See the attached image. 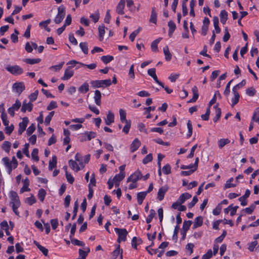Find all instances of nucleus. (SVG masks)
<instances>
[{
    "label": "nucleus",
    "instance_id": "f257e3e1",
    "mask_svg": "<svg viewBox=\"0 0 259 259\" xmlns=\"http://www.w3.org/2000/svg\"><path fill=\"white\" fill-rule=\"evenodd\" d=\"M3 161L6 166L8 168V172L9 174H11L12 168H16L18 165V162L14 156L13 157L11 161H10V159L7 157L3 158Z\"/></svg>",
    "mask_w": 259,
    "mask_h": 259
},
{
    "label": "nucleus",
    "instance_id": "f03ea898",
    "mask_svg": "<svg viewBox=\"0 0 259 259\" xmlns=\"http://www.w3.org/2000/svg\"><path fill=\"white\" fill-rule=\"evenodd\" d=\"M91 83L94 88H104L110 86L111 84V80L110 79L94 80L92 81Z\"/></svg>",
    "mask_w": 259,
    "mask_h": 259
},
{
    "label": "nucleus",
    "instance_id": "7ed1b4c3",
    "mask_svg": "<svg viewBox=\"0 0 259 259\" xmlns=\"http://www.w3.org/2000/svg\"><path fill=\"white\" fill-rule=\"evenodd\" d=\"M66 14L65 8L63 6H60L58 8V13L54 19L56 24H60L65 17Z\"/></svg>",
    "mask_w": 259,
    "mask_h": 259
},
{
    "label": "nucleus",
    "instance_id": "20e7f679",
    "mask_svg": "<svg viewBox=\"0 0 259 259\" xmlns=\"http://www.w3.org/2000/svg\"><path fill=\"white\" fill-rule=\"evenodd\" d=\"M114 231L118 234L117 242L120 243L121 241H125L126 240V236L128 234L127 231L125 229H119L115 228Z\"/></svg>",
    "mask_w": 259,
    "mask_h": 259
},
{
    "label": "nucleus",
    "instance_id": "39448f33",
    "mask_svg": "<svg viewBox=\"0 0 259 259\" xmlns=\"http://www.w3.org/2000/svg\"><path fill=\"white\" fill-rule=\"evenodd\" d=\"M6 70L11 74L15 75H20L23 73V69L18 65L8 66Z\"/></svg>",
    "mask_w": 259,
    "mask_h": 259
},
{
    "label": "nucleus",
    "instance_id": "423d86ee",
    "mask_svg": "<svg viewBox=\"0 0 259 259\" xmlns=\"http://www.w3.org/2000/svg\"><path fill=\"white\" fill-rule=\"evenodd\" d=\"M97 134L94 132H85L81 135L80 141L82 142L87 140L90 141L95 138Z\"/></svg>",
    "mask_w": 259,
    "mask_h": 259
},
{
    "label": "nucleus",
    "instance_id": "0eeeda50",
    "mask_svg": "<svg viewBox=\"0 0 259 259\" xmlns=\"http://www.w3.org/2000/svg\"><path fill=\"white\" fill-rule=\"evenodd\" d=\"M142 178V173L140 170L136 171L134 174L131 175L127 179V182H132L133 183L137 182L139 180Z\"/></svg>",
    "mask_w": 259,
    "mask_h": 259
},
{
    "label": "nucleus",
    "instance_id": "6e6552de",
    "mask_svg": "<svg viewBox=\"0 0 259 259\" xmlns=\"http://www.w3.org/2000/svg\"><path fill=\"white\" fill-rule=\"evenodd\" d=\"M10 198L12 200L11 202V204L12 205H15V206L20 205L19 198L16 192L13 191L10 192Z\"/></svg>",
    "mask_w": 259,
    "mask_h": 259
},
{
    "label": "nucleus",
    "instance_id": "1a4fd4ad",
    "mask_svg": "<svg viewBox=\"0 0 259 259\" xmlns=\"http://www.w3.org/2000/svg\"><path fill=\"white\" fill-rule=\"evenodd\" d=\"M13 90L20 95L25 89V85L23 82L14 83L12 87Z\"/></svg>",
    "mask_w": 259,
    "mask_h": 259
},
{
    "label": "nucleus",
    "instance_id": "9d476101",
    "mask_svg": "<svg viewBox=\"0 0 259 259\" xmlns=\"http://www.w3.org/2000/svg\"><path fill=\"white\" fill-rule=\"evenodd\" d=\"M29 122L28 118L27 117H25L23 118V121L19 124V130L18 134L21 135L22 133L26 130L27 124Z\"/></svg>",
    "mask_w": 259,
    "mask_h": 259
},
{
    "label": "nucleus",
    "instance_id": "9b49d317",
    "mask_svg": "<svg viewBox=\"0 0 259 259\" xmlns=\"http://www.w3.org/2000/svg\"><path fill=\"white\" fill-rule=\"evenodd\" d=\"M33 108V104L30 102L29 103H27V101L25 100L23 101L22 107L21 108V111L25 113L27 110L29 112L32 111Z\"/></svg>",
    "mask_w": 259,
    "mask_h": 259
},
{
    "label": "nucleus",
    "instance_id": "f8f14e48",
    "mask_svg": "<svg viewBox=\"0 0 259 259\" xmlns=\"http://www.w3.org/2000/svg\"><path fill=\"white\" fill-rule=\"evenodd\" d=\"M250 194V191L247 189L244 195L240 197L238 200L241 202V205L243 206H246L247 204L246 199L249 196Z\"/></svg>",
    "mask_w": 259,
    "mask_h": 259
},
{
    "label": "nucleus",
    "instance_id": "ddd939ff",
    "mask_svg": "<svg viewBox=\"0 0 259 259\" xmlns=\"http://www.w3.org/2000/svg\"><path fill=\"white\" fill-rule=\"evenodd\" d=\"M84 250L82 249H79V257L78 259H85L88 253L90 252V249L88 247H84Z\"/></svg>",
    "mask_w": 259,
    "mask_h": 259
},
{
    "label": "nucleus",
    "instance_id": "4468645a",
    "mask_svg": "<svg viewBox=\"0 0 259 259\" xmlns=\"http://www.w3.org/2000/svg\"><path fill=\"white\" fill-rule=\"evenodd\" d=\"M168 188L166 187H161L157 193V199L159 201H162L164 197L165 193L167 192Z\"/></svg>",
    "mask_w": 259,
    "mask_h": 259
},
{
    "label": "nucleus",
    "instance_id": "2eb2a0df",
    "mask_svg": "<svg viewBox=\"0 0 259 259\" xmlns=\"http://www.w3.org/2000/svg\"><path fill=\"white\" fill-rule=\"evenodd\" d=\"M70 68L71 67L69 66L65 70L64 75L61 78L62 80H68L73 75L74 72Z\"/></svg>",
    "mask_w": 259,
    "mask_h": 259
},
{
    "label": "nucleus",
    "instance_id": "dca6fc26",
    "mask_svg": "<svg viewBox=\"0 0 259 259\" xmlns=\"http://www.w3.org/2000/svg\"><path fill=\"white\" fill-rule=\"evenodd\" d=\"M101 97H102V94L101 93L99 90H96L95 91V95L94 97V99L95 100V103L98 106H100L101 104Z\"/></svg>",
    "mask_w": 259,
    "mask_h": 259
},
{
    "label": "nucleus",
    "instance_id": "f3484780",
    "mask_svg": "<svg viewBox=\"0 0 259 259\" xmlns=\"http://www.w3.org/2000/svg\"><path fill=\"white\" fill-rule=\"evenodd\" d=\"M141 145V142L138 139H135L131 145V151L134 152L136 151Z\"/></svg>",
    "mask_w": 259,
    "mask_h": 259
},
{
    "label": "nucleus",
    "instance_id": "a211bd4d",
    "mask_svg": "<svg viewBox=\"0 0 259 259\" xmlns=\"http://www.w3.org/2000/svg\"><path fill=\"white\" fill-rule=\"evenodd\" d=\"M114 114L110 111H108L107 115L106 118L105 119V123L107 125H110L111 123L114 122Z\"/></svg>",
    "mask_w": 259,
    "mask_h": 259
},
{
    "label": "nucleus",
    "instance_id": "6ab92c4d",
    "mask_svg": "<svg viewBox=\"0 0 259 259\" xmlns=\"http://www.w3.org/2000/svg\"><path fill=\"white\" fill-rule=\"evenodd\" d=\"M2 115L1 118L3 121L4 124L5 126L9 125V120L7 119V115L6 113L5 112V108H4V104H2Z\"/></svg>",
    "mask_w": 259,
    "mask_h": 259
},
{
    "label": "nucleus",
    "instance_id": "aec40b11",
    "mask_svg": "<svg viewBox=\"0 0 259 259\" xmlns=\"http://www.w3.org/2000/svg\"><path fill=\"white\" fill-rule=\"evenodd\" d=\"M203 224V218L201 216H199L195 219L194 223L193 226V229H196L198 227H201Z\"/></svg>",
    "mask_w": 259,
    "mask_h": 259
},
{
    "label": "nucleus",
    "instance_id": "412c9836",
    "mask_svg": "<svg viewBox=\"0 0 259 259\" xmlns=\"http://www.w3.org/2000/svg\"><path fill=\"white\" fill-rule=\"evenodd\" d=\"M192 92L193 94V96L191 99L190 100L189 102H195L198 98L199 95L198 93V89L196 86H194L192 89Z\"/></svg>",
    "mask_w": 259,
    "mask_h": 259
},
{
    "label": "nucleus",
    "instance_id": "4be33fe9",
    "mask_svg": "<svg viewBox=\"0 0 259 259\" xmlns=\"http://www.w3.org/2000/svg\"><path fill=\"white\" fill-rule=\"evenodd\" d=\"M191 197H192V195L190 194H189L188 193H185L182 194L180 196L179 198H178V200H179V201H180V203L183 204L185 202V201L186 200L191 198Z\"/></svg>",
    "mask_w": 259,
    "mask_h": 259
},
{
    "label": "nucleus",
    "instance_id": "5701e85b",
    "mask_svg": "<svg viewBox=\"0 0 259 259\" xmlns=\"http://www.w3.org/2000/svg\"><path fill=\"white\" fill-rule=\"evenodd\" d=\"M120 252H121L120 257H121V259H122V250H120V245H117L116 249L112 252V259H115V258H116L117 257L120 253Z\"/></svg>",
    "mask_w": 259,
    "mask_h": 259
},
{
    "label": "nucleus",
    "instance_id": "b1692460",
    "mask_svg": "<svg viewBox=\"0 0 259 259\" xmlns=\"http://www.w3.org/2000/svg\"><path fill=\"white\" fill-rule=\"evenodd\" d=\"M23 183H24L23 186L20 189V191L21 193H23V192H24L25 191H29L30 190V189L28 188V186H29V179L27 178H26L24 180Z\"/></svg>",
    "mask_w": 259,
    "mask_h": 259
},
{
    "label": "nucleus",
    "instance_id": "393cba45",
    "mask_svg": "<svg viewBox=\"0 0 259 259\" xmlns=\"http://www.w3.org/2000/svg\"><path fill=\"white\" fill-rule=\"evenodd\" d=\"M162 39V38L159 37L155 40H154L151 45V48L152 50L154 52H157L158 51V44L160 41V40Z\"/></svg>",
    "mask_w": 259,
    "mask_h": 259
},
{
    "label": "nucleus",
    "instance_id": "a878e982",
    "mask_svg": "<svg viewBox=\"0 0 259 259\" xmlns=\"http://www.w3.org/2000/svg\"><path fill=\"white\" fill-rule=\"evenodd\" d=\"M78 92L81 94H85L89 91V85L87 82L83 83L79 88Z\"/></svg>",
    "mask_w": 259,
    "mask_h": 259
},
{
    "label": "nucleus",
    "instance_id": "bb28decb",
    "mask_svg": "<svg viewBox=\"0 0 259 259\" xmlns=\"http://www.w3.org/2000/svg\"><path fill=\"white\" fill-rule=\"evenodd\" d=\"M221 22L224 24L228 19V13L225 10L221 11L220 14Z\"/></svg>",
    "mask_w": 259,
    "mask_h": 259
},
{
    "label": "nucleus",
    "instance_id": "cd10ccee",
    "mask_svg": "<svg viewBox=\"0 0 259 259\" xmlns=\"http://www.w3.org/2000/svg\"><path fill=\"white\" fill-rule=\"evenodd\" d=\"M147 194L146 192H141L137 194V200L139 204L141 205L142 204Z\"/></svg>",
    "mask_w": 259,
    "mask_h": 259
},
{
    "label": "nucleus",
    "instance_id": "c85d7f7f",
    "mask_svg": "<svg viewBox=\"0 0 259 259\" xmlns=\"http://www.w3.org/2000/svg\"><path fill=\"white\" fill-rule=\"evenodd\" d=\"M34 244L37 247V248L39 249L40 251L43 253V254L45 256H47L48 254V250L45 247L41 246L39 244V243L36 241H34Z\"/></svg>",
    "mask_w": 259,
    "mask_h": 259
},
{
    "label": "nucleus",
    "instance_id": "c756f323",
    "mask_svg": "<svg viewBox=\"0 0 259 259\" xmlns=\"http://www.w3.org/2000/svg\"><path fill=\"white\" fill-rule=\"evenodd\" d=\"M125 7V4L119 2L118 4L117 5L116 9V12L117 13L120 15H123L124 14V8Z\"/></svg>",
    "mask_w": 259,
    "mask_h": 259
},
{
    "label": "nucleus",
    "instance_id": "7c9ffc66",
    "mask_svg": "<svg viewBox=\"0 0 259 259\" xmlns=\"http://www.w3.org/2000/svg\"><path fill=\"white\" fill-rule=\"evenodd\" d=\"M163 50L165 60L167 61H170L171 59L172 56L169 52L168 46H166L165 47H164Z\"/></svg>",
    "mask_w": 259,
    "mask_h": 259
},
{
    "label": "nucleus",
    "instance_id": "2f4dec72",
    "mask_svg": "<svg viewBox=\"0 0 259 259\" xmlns=\"http://www.w3.org/2000/svg\"><path fill=\"white\" fill-rule=\"evenodd\" d=\"M57 166V157L53 156L52 157V160L49 162V168L50 170H52L53 168Z\"/></svg>",
    "mask_w": 259,
    "mask_h": 259
},
{
    "label": "nucleus",
    "instance_id": "473e14b6",
    "mask_svg": "<svg viewBox=\"0 0 259 259\" xmlns=\"http://www.w3.org/2000/svg\"><path fill=\"white\" fill-rule=\"evenodd\" d=\"M234 95V97L232 99V106L233 107L235 105L237 104L239 100L240 96L239 93L235 91H233Z\"/></svg>",
    "mask_w": 259,
    "mask_h": 259
},
{
    "label": "nucleus",
    "instance_id": "72a5a7b5",
    "mask_svg": "<svg viewBox=\"0 0 259 259\" xmlns=\"http://www.w3.org/2000/svg\"><path fill=\"white\" fill-rule=\"evenodd\" d=\"M150 21L154 24L156 23L157 21V13L155 11V8H152L151 14L150 16Z\"/></svg>",
    "mask_w": 259,
    "mask_h": 259
},
{
    "label": "nucleus",
    "instance_id": "f704fd0d",
    "mask_svg": "<svg viewBox=\"0 0 259 259\" xmlns=\"http://www.w3.org/2000/svg\"><path fill=\"white\" fill-rule=\"evenodd\" d=\"M69 165L72 169L75 170L76 171L80 170V168L75 161L72 159L70 160L69 161Z\"/></svg>",
    "mask_w": 259,
    "mask_h": 259
},
{
    "label": "nucleus",
    "instance_id": "c9c22d12",
    "mask_svg": "<svg viewBox=\"0 0 259 259\" xmlns=\"http://www.w3.org/2000/svg\"><path fill=\"white\" fill-rule=\"evenodd\" d=\"M125 177L124 172H119L118 174L116 175L113 179V182H119L122 180Z\"/></svg>",
    "mask_w": 259,
    "mask_h": 259
},
{
    "label": "nucleus",
    "instance_id": "e433bc0d",
    "mask_svg": "<svg viewBox=\"0 0 259 259\" xmlns=\"http://www.w3.org/2000/svg\"><path fill=\"white\" fill-rule=\"evenodd\" d=\"M230 141L228 139H221L218 141V146L220 149L223 148L226 145L229 144Z\"/></svg>",
    "mask_w": 259,
    "mask_h": 259
},
{
    "label": "nucleus",
    "instance_id": "4c0bfd02",
    "mask_svg": "<svg viewBox=\"0 0 259 259\" xmlns=\"http://www.w3.org/2000/svg\"><path fill=\"white\" fill-rule=\"evenodd\" d=\"M41 59L39 58L37 59H25L23 60V61L26 63L29 64H34L38 63L40 62Z\"/></svg>",
    "mask_w": 259,
    "mask_h": 259
},
{
    "label": "nucleus",
    "instance_id": "58836bf2",
    "mask_svg": "<svg viewBox=\"0 0 259 259\" xmlns=\"http://www.w3.org/2000/svg\"><path fill=\"white\" fill-rule=\"evenodd\" d=\"M192 222L191 221H184L183 225L182 232H187L191 226Z\"/></svg>",
    "mask_w": 259,
    "mask_h": 259
},
{
    "label": "nucleus",
    "instance_id": "ea45409f",
    "mask_svg": "<svg viewBox=\"0 0 259 259\" xmlns=\"http://www.w3.org/2000/svg\"><path fill=\"white\" fill-rule=\"evenodd\" d=\"M46 195V192L44 189H39L38 193V197L40 201L43 202Z\"/></svg>",
    "mask_w": 259,
    "mask_h": 259
},
{
    "label": "nucleus",
    "instance_id": "a19ab883",
    "mask_svg": "<svg viewBox=\"0 0 259 259\" xmlns=\"http://www.w3.org/2000/svg\"><path fill=\"white\" fill-rule=\"evenodd\" d=\"M120 119L122 123L128 121V120L126 118V112L123 109L119 110Z\"/></svg>",
    "mask_w": 259,
    "mask_h": 259
},
{
    "label": "nucleus",
    "instance_id": "79ce46f5",
    "mask_svg": "<svg viewBox=\"0 0 259 259\" xmlns=\"http://www.w3.org/2000/svg\"><path fill=\"white\" fill-rule=\"evenodd\" d=\"M101 59L105 64H107L112 61L114 59V57L110 55L103 56Z\"/></svg>",
    "mask_w": 259,
    "mask_h": 259
},
{
    "label": "nucleus",
    "instance_id": "37998d69",
    "mask_svg": "<svg viewBox=\"0 0 259 259\" xmlns=\"http://www.w3.org/2000/svg\"><path fill=\"white\" fill-rule=\"evenodd\" d=\"M105 27L104 25L99 26L98 27L99 32V39L100 40H102L103 39L104 35L105 34Z\"/></svg>",
    "mask_w": 259,
    "mask_h": 259
},
{
    "label": "nucleus",
    "instance_id": "c03bdc74",
    "mask_svg": "<svg viewBox=\"0 0 259 259\" xmlns=\"http://www.w3.org/2000/svg\"><path fill=\"white\" fill-rule=\"evenodd\" d=\"M79 47L84 54H87L88 53V47L87 42H80L79 44Z\"/></svg>",
    "mask_w": 259,
    "mask_h": 259
},
{
    "label": "nucleus",
    "instance_id": "a18cd8bd",
    "mask_svg": "<svg viewBox=\"0 0 259 259\" xmlns=\"http://www.w3.org/2000/svg\"><path fill=\"white\" fill-rule=\"evenodd\" d=\"M155 214V210L153 209H151L150 210V213L148 215L147 219H146V223L147 224H149L151 222L153 217H154Z\"/></svg>",
    "mask_w": 259,
    "mask_h": 259
},
{
    "label": "nucleus",
    "instance_id": "49530a36",
    "mask_svg": "<svg viewBox=\"0 0 259 259\" xmlns=\"http://www.w3.org/2000/svg\"><path fill=\"white\" fill-rule=\"evenodd\" d=\"M11 144L8 141H5L2 145L3 149L7 152H9Z\"/></svg>",
    "mask_w": 259,
    "mask_h": 259
},
{
    "label": "nucleus",
    "instance_id": "de8ad7c7",
    "mask_svg": "<svg viewBox=\"0 0 259 259\" xmlns=\"http://www.w3.org/2000/svg\"><path fill=\"white\" fill-rule=\"evenodd\" d=\"M64 64V62H62L58 65L51 66L50 67V69L54 70L55 71H58L60 70L62 68Z\"/></svg>",
    "mask_w": 259,
    "mask_h": 259
},
{
    "label": "nucleus",
    "instance_id": "09e8293b",
    "mask_svg": "<svg viewBox=\"0 0 259 259\" xmlns=\"http://www.w3.org/2000/svg\"><path fill=\"white\" fill-rule=\"evenodd\" d=\"M14 32L15 34L13 33L11 35V39L13 42L16 43L18 41V38L17 35L19 34V31L15 29L14 30Z\"/></svg>",
    "mask_w": 259,
    "mask_h": 259
},
{
    "label": "nucleus",
    "instance_id": "8fccbe9b",
    "mask_svg": "<svg viewBox=\"0 0 259 259\" xmlns=\"http://www.w3.org/2000/svg\"><path fill=\"white\" fill-rule=\"evenodd\" d=\"M38 153V150L36 148H34L31 153L32 158L36 161H38L39 160V157L37 155Z\"/></svg>",
    "mask_w": 259,
    "mask_h": 259
},
{
    "label": "nucleus",
    "instance_id": "3c124183",
    "mask_svg": "<svg viewBox=\"0 0 259 259\" xmlns=\"http://www.w3.org/2000/svg\"><path fill=\"white\" fill-rule=\"evenodd\" d=\"M233 180V178H231L226 182V183L225 184V186H224L225 189H228L229 188H231V187H236V184H231V182H232Z\"/></svg>",
    "mask_w": 259,
    "mask_h": 259
},
{
    "label": "nucleus",
    "instance_id": "603ef678",
    "mask_svg": "<svg viewBox=\"0 0 259 259\" xmlns=\"http://www.w3.org/2000/svg\"><path fill=\"white\" fill-rule=\"evenodd\" d=\"M246 93L249 96L252 97L255 95L256 91L254 88L250 87L246 89Z\"/></svg>",
    "mask_w": 259,
    "mask_h": 259
},
{
    "label": "nucleus",
    "instance_id": "864d4df0",
    "mask_svg": "<svg viewBox=\"0 0 259 259\" xmlns=\"http://www.w3.org/2000/svg\"><path fill=\"white\" fill-rule=\"evenodd\" d=\"M124 123H125V125L124 126L122 131L125 134H127L129 132L131 126V120H128Z\"/></svg>",
    "mask_w": 259,
    "mask_h": 259
},
{
    "label": "nucleus",
    "instance_id": "5fc2aeb1",
    "mask_svg": "<svg viewBox=\"0 0 259 259\" xmlns=\"http://www.w3.org/2000/svg\"><path fill=\"white\" fill-rule=\"evenodd\" d=\"M187 125V128L188 129L187 137H188V138H190L192 136V130H193L192 124V123L190 120L188 121Z\"/></svg>",
    "mask_w": 259,
    "mask_h": 259
},
{
    "label": "nucleus",
    "instance_id": "6e6d98bb",
    "mask_svg": "<svg viewBox=\"0 0 259 259\" xmlns=\"http://www.w3.org/2000/svg\"><path fill=\"white\" fill-rule=\"evenodd\" d=\"M140 30H141V28L139 27L138 29H137V30H136L135 31L133 32L130 34L129 38H130V39L132 41H133L135 40V37L138 34V33L140 32Z\"/></svg>",
    "mask_w": 259,
    "mask_h": 259
},
{
    "label": "nucleus",
    "instance_id": "4d7b16f0",
    "mask_svg": "<svg viewBox=\"0 0 259 259\" xmlns=\"http://www.w3.org/2000/svg\"><path fill=\"white\" fill-rule=\"evenodd\" d=\"M246 84V81L245 79L242 80L240 83L234 86L233 88V91H235L237 92V90H239L240 88L244 86Z\"/></svg>",
    "mask_w": 259,
    "mask_h": 259
},
{
    "label": "nucleus",
    "instance_id": "13d9d810",
    "mask_svg": "<svg viewBox=\"0 0 259 259\" xmlns=\"http://www.w3.org/2000/svg\"><path fill=\"white\" fill-rule=\"evenodd\" d=\"M99 17H100V14H99V12L98 11L96 12L94 14H92L90 16V18L93 19V20L94 21V22L95 23H96L98 21V20L99 19Z\"/></svg>",
    "mask_w": 259,
    "mask_h": 259
},
{
    "label": "nucleus",
    "instance_id": "bf43d9fd",
    "mask_svg": "<svg viewBox=\"0 0 259 259\" xmlns=\"http://www.w3.org/2000/svg\"><path fill=\"white\" fill-rule=\"evenodd\" d=\"M38 91L37 90L35 91L34 93L31 94L29 96V99L30 101V102H33L37 99V97L38 96Z\"/></svg>",
    "mask_w": 259,
    "mask_h": 259
},
{
    "label": "nucleus",
    "instance_id": "052dcab7",
    "mask_svg": "<svg viewBox=\"0 0 259 259\" xmlns=\"http://www.w3.org/2000/svg\"><path fill=\"white\" fill-rule=\"evenodd\" d=\"M128 76L130 79H134L135 77V73H134V65L133 64L130 67L129 71H128Z\"/></svg>",
    "mask_w": 259,
    "mask_h": 259
},
{
    "label": "nucleus",
    "instance_id": "680f3d73",
    "mask_svg": "<svg viewBox=\"0 0 259 259\" xmlns=\"http://www.w3.org/2000/svg\"><path fill=\"white\" fill-rule=\"evenodd\" d=\"M71 242L75 245L80 246H84V243L82 241H79L76 239H71Z\"/></svg>",
    "mask_w": 259,
    "mask_h": 259
},
{
    "label": "nucleus",
    "instance_id": "e2e57ef3",
    "mask_svg": "<svg viewBox=\"0 0 259 259\" xmlns=\"http://www.w3.org/2000/svg\"><path fill=\"white\" fill-rule=\"evenodd\" d=\"M163 172L165 175H168L171 172V167L169 164H167L162 168Z\"/></svg>",
    "mask_w": 259,
    "mask_h": 259
},
{
    "label": "nucleus",
    "instance_id": "0e129e2a",
    "mask_svg": "<svg viewBox=\"0 0 259 259\" xmlns=\"http://www.w3.org/2000/svg\"><path fill=\"white\" fill-rule=\"evenodd\" d=\"M222 209V206L221 204H219L218 206L213 210V214L215 215H219L221 213Z\"/></svg>",
    "mask_w": 259,
    "mask_h": 259
},
{
    "label": "nucleus",
    "instance_id": "69168bd1",
    "mask_svg": "<svg viewBox=\"0 0 259 259\" xmlns=\"http://www.w3.org/2000/svg\"><path fill=\"white\" fill-rule=\"evenodd\" d=\"M255 208V205L254 204H252L249 207L245 208L243 210L248 214H251Z\"/></svg>",
    "mask_w": 259,
    "mask_h": 259
},
{
    "label": "nucleus",
    "instance_id": "338daca9",
    "mask_svg": "<svg viewBox=\"0 0 259 259\" xmlns=\"http://www.w3.org/2000/svg\"><path fill=\"white\" fill-rule=\"evenodd\" d=\"M35 130V126L34 123H32L31 125L27 129V134L28 136L31 135Z\"/></svg>",
    "mask_w": 259,
    "mask_h": 259
},
{
    "label": "nucleus",
    "instance_id": "774afa93",
    "mask_svg": "<svg viewBox=\"0 0 259 259\" xmlns=\"http://www.w3.org/2000/svg\"><path fill=\"white\" fill-rule=\"evenodd\" d=\"M212 255V252L211 249H209L207 252L202 255V259H209Z\"/></svg>",
    "mask_w": 259,
    "mask_h": 259
}]
</instances>
